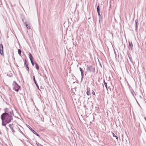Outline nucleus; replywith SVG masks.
Returning a JSON list of instances; mask_svg holds the SVG:
<instances>
[{
	"mask_svg": "<svg viewBox=\"0 0 146 146\" xmlns=\"http://www.w3.org/2000/svg\"><path fill=\"white\" fill-rule=\"evenodd\" d=\"M104 85H105V86L106 87V88L107 90H108L107 83L104 80Z\"/></svg>",
	"mask_w": 146,
	"mask_h": 146,
	"instance_id": "ddd939ff",
	"label": "nucleus"
},
{
	"mask_svg": "<svg viewBox=\"0 0 146 146\" xmlns=\"http://www.w3.org/2000/svg\"><path fill=\"white\" fill-rule=\"evenodd\" d=\"M25 25V26L28 29H30V25L26 22H25L23 21Z\"/></svg>",
	"mask_w": 146,
	"mask_h": 146,
	"instance_id": "6e6552de",
	"label": "nucleus"
},
{
	"mask_svg": "<svg viewBox=\"0 0 146 146\" xmlns=\"http://www.w3.org/2000/svg\"><path fill=\"white\" fill-rule=\"evenodd\" d=\"M18 53L19 55H20L21 54V50L19 49L18 51Z\"/></svg>",
	"mask_w": 146,
	"mask_h": 146,
	"instance_id": "4468645a",
	"label": "nucleus"
},
{
	"mask_svg": "<svg viewBox=\"0 0 146 146\" xmlns=\"http://www.w3.org/2000/svg\"><path fill=\"white\" fill-rule=\"evenodd\" d=\"M13 112L12 110H11L8 111H6L3 113L1 116L2 120H4L7 123H10L13 119L12 115Z\"/></svg>",
	"mask_w": 146,
	"mask_h": 146,
	"instance_id": "f257e3e1",
	"label": "nucleus"
},
{
	"mask_svg": "<svg viewBox=\"0 0 146 146\" xmlns=\"http://www.w3.org/2000/svg\"><path fill=\"white\" fill-rule=\"evenodd\" d=\"M4 121V120H2V125H3V126H5L6 124H5L4 123H3Z\"/></svg>",
	"mask_w": 146,
	"mask_h": 146,
	"instance_id": "a211bd4d",
	"label": "nucleus"
},
{
	"mask_svg": "<svg viewBox=\"0 0 146 146\" xmlns=\"http://www.w3.org/2000/svg\"><path fill=\"white\" fill-rule=\"evenodd\" d=\"M13 124H11L9 125V127L10 128L11 130L12 131L13 134L15 133V131L14 130L13 127Z\"/></svg>",
	"mask_w": 146,
	"mask_h": 146,
	"instance_id": "39448f33",
	"label": "nucleus"
},
{
	"mask_svg": "<svg viewBox=\"0 0 146 146\" xmlns=\"http://www.w3.org/2000/svg\"><path fill=\"white\" fill-rule=\"evenodd\" d=\"M0 53L2 55H3V47L2 44H0Z\"/></svg>",
	"mask_w": 146,
	"mask_h": 146,
	"instance_id": "20e7f679",
	"label": "nucleus"
},
{
	"mask_svg": "<svg viewBox=\"0 0 146 146\" xmlns=\"http://www.w3.org/2000/svg\"><path fill=\"white\" fill-rule=\"evenodd\" d=\"M81 74L82 76V79H83L84 77V73L83 72L81 73Z\"/></svg>",
	"mask_w": 146,
	"mask_h": 146,
	"instance_id": "6ab92c4d",
	"label": "nucleus"
},
{
	"mask_svg": "<svg viewBox=\"0 0 146 146\" xmlns=\"http://www.w3.org/2000/svg\"><path fill=\"white\" fill-rule=\"evenodd\" d=\"M113 136L114 137H115L116 139L117 140L118 139V137L117 136H116L115 135L114 133H113Z\"/></svg>",
	"mask_w": 146,
	"mask_h": 146,
	"instance_id": "2eb2a0df",
	"label": "nucleus"
},
{
	"mask_svg": "<svg viewBox=\"0 0 146 146\" xmlns=\"http://www.w3.org/2000/svg\"><path fill=\"white\" fill-rule=\"evenodd\" d=\"M98 14L99 17H100V11H98Z\"/></svg>",
	"mask_w": 146,
	"mask_h": 146,
	"instance_id": "b1692460",
	"label": "nucleus"
},
{
	"mask_svg": "<svg viewBox=\"0 0 146 146\" xmlns=\"http://www.w3.org/2000/svg\"><path fill=\"white\" fill-rule=\"evenodd\" d=\"M97 12L100 11V7H99V5H98L97 6Z\"/></svg>",
	"mask_w": 146,
	"mask_h": 146,
	"instance_id": "f3484780",
	"label": "nucleus"
},
{
	"mask_svg": "<svg viewBox=\"0 0 146 146\" xmlns=\"http://www.w3.org/2000/svg\"><path fill=\"white\" fill-rule=\"evenodd\" d=\"M92 93L94 95H95V93L94 92L93 90H92Z\"/></svg>",
	"mask_w": 146,
	"mask_h": 146,
	"instance_id": "5701e85b",
	"label": "nucleus"
},
{
	"mask_svg": "<svg viewBox=\"0 0 146 146\" xmlns=\"http://www.w3.org/2000/svg\"><path fill=\"white\" fill-rule=\"evenodd\" d=\"M144 119L145 120V121H146V117H144Z\"/></svg>",
	"mask_w": 146,
	"mask_h": 146,
	"instance_id": "393cba45",
	"label": "nucleus"
},
{
	"mask_svg": "<svg viewBox=\"0 0 146 146\" xmlns=\"http://www.w3.org/2000/svg\"><path fill=\"white\" fill-rule=\"evenodd\" d=\"M13 85H14V87L13 88V90L17 92H18L20 88V87L17 85L15 82H13Z\"/></svg>",
	"mask_w": 146,
	"mask_h": 146,
	"instance_id": "f03ea898",
	"label": "nucleus"
},
{
	"mask_svg": "<svg viewBox=\"0 0 146 146\" xmlns=\"http://www.w3.org/2000/svg\"><path fill=\"white\" fill-rule=\"evenodd\" d=\"M35 66H36V69L38 70L39 68V67L38 66V65L37 64H36Z\"/></svg>",
	"mask_w": 146,
	"mask_h": 146,
	"instance_id": "dca6fc26",
	"label": "nucleus"
},
{
	"mask_svg": "<svg viewBox=\"0 0 146 146\" xmlns=\"http://www.w3.org/2000/svg\"><path fill=\"white\" fill-rule=\"evenodd\" d=\"M30 61H31V63L32 65L33 66H34V63L33 62V60H31Z\"/></svg>",
	"mask_w": 146,
	"mask_h": 146,
	"instance_id": "aec40b11",
	"label": "nucleus"
},
{
	"mask_svg": "<svg viewBox=\"0 0 146 146\" xmlns=\"http://www.w3.org/2000/svg\"><path fill=\"white\" fill-rule=\"evenodd\" d=\"M29 58L30 60H33V57L32 54H31L30 53H29Z\"/></svg>",
	"mask_w": 146,
	"mask_h": 146,
	"instance_id": "9d476101",
	"label": "nucleus"
},
{
	"mask_svg": "<svg viewBox=\"0 0 146 146\" xmlns=\"http://www.w3.org/2000/svg\"><path fill=\"white\" fill-rule=\"evenodd\" d=\"M25 66H26V68H27V70L28 71H29V67L28 66L27 62L26 60H25Z\"/></svg>",
	"mask_w": 146,
	"mask_h": 146,
	"instance_id": "1a4fd4ad",
	"label": "nucleus"
},
{
	"mask_svg": "<svg viewBox=\"0 0 146 146\" xmlns=\"http://www.w3.org/2000/svg\"><path fill=\"white\" fill-rule=\"evenodd\" d=\"M33 80H34V81L35 83V84L37 87V88L39 90V86L36 82V80H35V77L34 76H33Z\"/></svg>",
	"mask_w": 146,
	"mask_h": 146,
	"instance_id": "0eeeda50",
	"label": "nucleus"
},
{
	"mask_svg": "<svg viewBox=\"0 0 146 146\" xmlns=\"http://www.w3.org/2000/svg\"><path fill=\"white\" fill-rule=\"evenodd\" d=\"M40 146H43L42 145H40Z\"/></svg>",
	"mask_w": 146,
	"mask_h": 146,
	"instance_id": "a878e982",
	"label": "nucleus"
},
{
	"mask_svg": "<svg viewBox=\"0 0 146 146\" xmlns=\"http://www.w3.org/2000/svg\"><path fill=\"white\" fill-rule=\"evenodd\" d=\"M27 127L29 128V129L31 131H32L37 136H38V137H40L39 135L37 134L36 132L35 131L33 130L31 128L29 125H28L27 126Z\"/></svg>",
	"mask_w": 146,
	"mask_h": 146,
	"instance_id": "423d86ee",
	"label": "nucleus"
},
{
	"mask_svg": "<svg viewBox=\"0 0 146 146\" xmlns=\"http://www.w3.org/2000/svg\"><path fill=\"white\" fill-rule=\"evenodd\" d=\"M138 20H136L135 21V23L136 24V27L137 28V24L138 23Z\"/></svg>",
	"mask_w": 146,
	"mask_h": 146,
	"instance_id": "f8f14e48",
	"label": "nucleus"
},
{
	"mask_svg": "<svg viewBox=\"0 0 146 146\" xmlns=\"http://www.w3.org/2000/svg\"><path fill=\"white\" fill-rule=\"evenodd\" d=\"M86 70L87 71H89L90 72H92L94 70V69L91 66H87Z\"/></svg>",
	"mask_w": 146,
	"mask_h": 146,
	"instance_id": "7ed1b4c3",
	"label": "nucleus"
},
{
	"mask_svg": "<svg viewBox=\"0 0 146 146\" xmlns=\"http://www.w3.org/2000/svg\"><path fill=\"white\" fill-rule=\"evenodd\" d=\"M129 45L130 48H131V49L132 50L133 49V45L132 43V42H129Z\"/></svg>",
	"mask_w": 146,
	"mask_h": 146,
	"instance_id": "9b49d317",
	"label": "nucleus"
},
{
	"mask_svg": "<svg viewBox=\"0 0 146 146\" xmlns=\"http://www.w3.org/2000/svg\"><path fill=\"white\" fill-rule=\"evenodd\" d=\"M79 69H80V70L81 73L83 72V70H82V69L81 68H80Z\"/></svg>",
	"mask_w": 146,
	"mask_h": 146,
	"instance_id": "4be33fe9",
	"label": "nucleus"
},
{
	"mask_svg": "<svg viewBox=\"0 0 146 146\" xmlns=\"http://www.w3.org/2000/svg\"><path fill=\"white\" fill-rule=\"evenodd\" d=\"M86 94L88 95H90V92L89 91H88V90H87L86 92Z\"/></svg>",
	"mask_w": 146,
	"mask_h": 146,
	"instance_id": "412c9836",
	"label": "nucleus"
}]
</instances>
